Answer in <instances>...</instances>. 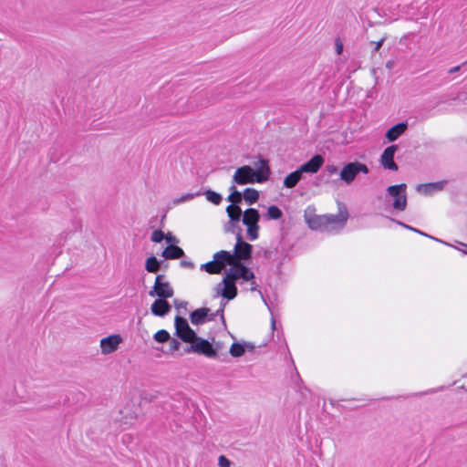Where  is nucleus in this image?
<instances>
[{
	"mask_svg": "<svg viewBox=\"0 0 467 467\" xmlns=\"http://www.w3.org/2000/svg\"><path fill=\"white\" fill-rule=\"evenodd\" d=\"M271 170L269 162L262 156L254 162V169L249 165H244L236 169L232 182L238 185L263 183L269 179Z\"/></svg>",
	"mask_w": 467,
	"mask_h": 467,
	"instance_id": "1",
	"label": "nucleus"
},
{
	"mask_svg": "<svg viewBox=\"0 0 467 467\" xmlns=\"http://www.w3.org/2000/svg\"><path fill=\"white\" fill-rule=\"evenodd\" d=\"M348 218L346 207L339 208L337 214L314 215L306 218L310 229L327 233H337L343 229Z\"/></svg>",
	"mask_w": 467,
	"mask_h": 467,
	"instance_id": "2",
	"label": "nucleus"
},
{
	"mask_svg": "<svg viewBox=\"0 0 467 467\" xmlns=\"http://www.w3.org/2000/svg\"><path fill=\"white\" fill-rule=\"evenodd\" d=\"M407 185L405 183L389 186L386 189L385 202L392 200L391 207L399 212H403L407 207Z\"/></svg>",
	"mask_w": 467,
	"mask_h": 467,
	"instance_id": "3",
	"label": "nucleus"
},
{
	"mask_svg": "<svg viewBox=\"0 0 467 467\" xmlns=\"http://www.w3.org/2000/svg\"><path fill=\"white\" fill-rule=\"evenodd\" d=\"M226 306L225 302H221L219 309L215 312L211 313L210 308L208 307H201L193 310L190 315V319L192 325H202L207 321H213L216 317L220 316L223 323H225L224 320V307Z\"/></svg>",
	"mask_w": 467,
	"mask_h": 467,
	"instance_id": "4",
	"label": "nucleus"
},
{
	"mask_svg": "<svg viewBox=\"0 0 467 467\" xmlns=\"http://www.w3.org/2000/svg\"><path fill=\"white\" fill-rule=\"evenodd\" d=\"M243 223L247 227V237L250 241H254L259 236L260 213L254 208L246 209L242 214Z\"/></svg>",
	"mask_w": 467,
	"mask_h": 467,
	"instance_id": "5",
	"label": "nucleus"
},
{
	"mask_svg": "<svg viewBox=\"0 0 467 467\" xmlns=\"http://www.w3.org/2000/svg\"><path fill=\"white\" fill-rule=\"evenodd\" d=\"M368 167L365 163L356 161L345 164L339 172V176L341 181L349 185L354 182L358 174H368Z\"/></svg>",
	"mask_w": 467,
	"mask_h": 467,
	"instance_id": "6",
	"label": "nucleus"
},
{
	"mask_svg": "<svg viewBox=\"0 0 467 467\" xmlns=\"http://www.w3.org/2000/svg\"><path fill=\"white\" fill-rule=\"evenodd\" d=\"M175 335L186 343H192L197 338L196 332L189 326L186 318L176 316L174 319Z\"/></svg>",
	"mask_w": 467,
	"mask_h": 467,
	"instance_id": "7",
	"label": "nucleus"
},
{
	"mask_svg": "<svg viewBox=\"0 0 467 467\" xmlns=\"http://www.w3.org/2000/svg\"><path fill=\"white\" fill-rule=\"evenodd\" d=\"M185 352L202 354L210 358L217 357V349L213 348V344L199 337L185 348Z\"/></svg>",
	"mask_w": 467,
	"mask_h": 467,
	"instance_id": "8",
	"label": "nucleus"
},
{
	"mask_svg": "<svg viewBox=\"0 0 467 467\" xmlns=\"http://www.w3.org/2000/svg\"><path fill=\"white\" fill-rule=\"evenodd\" d=\"M241 232L242 228L238 227V231L236 233V244L234 245V251L232 253L236 262H241V260H249L253 251V246L243 240Z\"/></svg>",
	"mask_w": 467,
	"mask_h": 467,
	"instance_id": "9",
	"label": "nucleus"
},
{
	"mask_svg": "<svg viewBox=\"0 0 467 467\" xmlns=\"http://www.w3.org/2000/svg\"><path fill=\"white\" fill-rule=\"evenodd\" d=\"M163 275H158L155 278L153 289L149 292L150 296H159L160 299H166L173 296V288L170 283L165 281Z\"/></svg>",
	"mask_w": 467,
	"mask_h": 467,
	"instance_id": "10",
	"label": "nucleus"
},
{
	"mask_svg": "<svg viewBox=\"0 0 467 467\" xmlns=\"http://www.w3.org/2000/svg\"><path fill=\"white\" fill-rule=\"evenodd\" d=\"M225 275L234 283L239 279L244 281H251L254 279V272L241 262H236L233 267H230L226 271Z\"/></svg>",
	"mask_w": 467,
	"mask_h": 467,
	"instance_id": "11",
	"label": "nucleus"
},
{
	"mask_svg": "<svg viewBox=\"0 0 467 467\" xmlns=\"http://www.w3.org/2000/svg\"><path fill=\"white\" fill-rule=\"evenodd\" d=\"M215 296H223L227 300H233L237 296L235 283L225 275L222 282L214 287Z\"/></svg>",
	"mask_w": 467,
	"mask_h": 467,
	"instance_id": "12",
	"label": "nucleus"
},
{
	"mask_svg": "<svg viewBox=\"0 0 467 467\" xmlns=\"http://www.w3.org/2000/svg\"><path fill=\"white\" fill-rule=\"evenodd\" d=\"M229 222L224 225V232L235 234L238 231V223L242 220L243 211L239 205L230 204L226 207Z\"/></svg>",
	"mask_w": 467,
	"mask_h": 467,
	"instance_id": "13",
	"label": "nucleus"
},
{
	"mask_svg": "<svg viewBox=\"0 0 467 467\" xmlns=\"http://www.w3.org/2000/svg\"><path fill=\"white\" fill-rule=\"evenodd\" d=\"M398 149V145H390L383 150L380 157V163L384 169L395 171H398V165L394 161V155Z\"/></svg>",
	"mask_w": 467,
	"mask_h": 467,
	"instance_id": "14",
	"label": "nucleus"
},
{
	"mask_svg": "<svg viewBox=\"0 0 467 467\" xmlns=\"http://www.w3.org/2000/svg\"><path fill=\"white\" fill-rule=\"evenodd\" d=\"M324 162V157L320 154H316L309 161L302 164L299 169L302 173H317Z\"/></svg>",
	"mask_w": 467,
	"mask_h": 467,
	"instance_id": "15",
	"label": "nucleus"
},
{
	"mask_svg": "<svg viewBox=\"0 0 467 467\" xmlns=\"http://www.w3.org/2000/svg\"><path fill=\"white\" fill-rule=\"evenodd\" d=\"M122 338L119 335H111L100 340V348L103 354H110L118 349Z\"/></svg>",
	"mask_w": 467,
	"mask_h": 467,
	"instance_id": "16",
	"label": "nucleus"
},
{
	"mask_svg": "<svg viewBox=\"0 0 467 467\" xmlns=\"http://www.w3.org/2000/svg\"><path fill=\"white\" fill-rule=\"evenodd\" d=\"M447 182L440 181L436 182H429V183H421L418 184L416 187V191L423 195L429 196L435 192H441L444 189Z\"/></svg>",
	"mask_w": 467,
	"mask_h": 467,
	"instance_id": "17",
	"label": "nucleus"
},
{
	"mask_svg": "<svg viewBox=\"0 0 467 467\" xmlns=\"http://www.w3.org/2000/svg\"><path fill=\"white\" fill-rule=\"evenodd\" d=\"M213 259L216 261L222 271L224 270L227 265L233 267L236 263L232 253L224 250L215 253L213 254Z\"/></svg>",
	"mask_w": 467,
	"mask_h": 467,
	"instance_id": "18",
	"label": "nucleus"
},
{
	"mask_svg": "<svg viewBox=\"0 0 467 467\" xmlns=\"http://www.w3.org/2000/svg\"><path fill=\"white\" fill-rule=\"evenodd\" d=\"M171 305L166 299H156L151 306L150 311L154 316L164 317L171 311Z\"/></svg>",
	"mask_w": 467,
	"mask_h": 467,
	"instance_id": "19",
	"label": "nucleus"
},
{
	"mask_svg": "<svg viewBox=\"0 0 467 467\" xmlns=\"http://www.w3.org/2000/svg\"><path fill=\"white\" fill-rule=\"evenodd\" d=\"M407 128L408 123L406 121L400 122L389 129L385 137L389 142H393L406 131Z\"/></svg>",
	"mask_w": 467,
	"mask_h": 467,
	"instance_id": "20",
	"label": "nucleus"
},
{
	"mask_svg": "<svg viewBox=\"0 0 467 467\" xmlns=\"http://www.w3.org/2000/svg\"><path fill=\"white\" fill-rule=\"evenodd\" d=\"M162 256L165 259H179L184 256V252L181 247L170 244L163 250Z\"/></svg>",
	"mask_w": 467,
	"mask_h": 467,
	"instance_id": "21",
	"label": "nucleus"
},
{
	"mask_svg": "<svg viewBox=\"0 0 467 467\" xmlns=\"http://www.w3.org/2000/svg\"><path fill=\"white\" fill-rule=\"evenodd\" d=\"M302 179V171L298 168L296 171L289 173L284 180V186L285 188H294Z\"/></svg>",
	"mask_w": 467,
	"mask_h": 467,
	"instance_id": "22",
	"label": "nucleus"
},
{
	"mask_svg": "<svg viewBox=\"0 0 467 467\" xmlns=\"http://www.w3.org/2000/svg\"><path fill=\"white\" fill-rule=\"evenodd\" d=\"M246 348L252 350L254 348V346L251 343L240 344L235 342L233 343L230 348V354L234 358H239L244 354Z\"/></svg>",
	"mask_w": 467,
	"mask_h": 467,
	"instance_id": "23",
	"label": "nucleus"
},
{
	"mask_svg": "<svg viewBox=\"0 0 467 467\" xmlns=\"http://www.w3.org/2000/svg\"><path fill=\"white\" fill-rule=\"evenodd\" d=\"M391 221H392V222H395V223H398L399 225H400V226H402V227H404V228H406V229H408V230H410V231H412V232H415V233H417V234H420V235H423V236H425V237H428V238H430V239H432V240H434V241H436V242L441 243V244H445V245L451 246V244H450L449 243H447V242H445V241H442V240H441V239H439V238L433 237V236H431V235H430V234H426V233H424V232H422V231H420V230H419V229H416V228H414V227H412V226H410V225H408V224H406V223H401V222L397 221V220H394V219H391Z\"/></svg>",
	"mask_w": 467,
	"mask_h": 467,
	"instance_id": "24",
	"label": "nucleus"
},
{
	"mask_svg": "<svg viewBox=\"0 0 467 467\" xmlns=\"http://www.w3.org/2000/svg\"><path fill=\"white\" fill-rule=\"evenodd\" d=\"M247 204L252 205L259 200V192L254 188H246L242 195Z\"/></svg>",
	"mask_w": 467,
	"mask_h": 467,
	"instance_id": "25",
	"label": "nucleus"
},
{
	"mask_svg": "<svg viewBox=\"0 0 467 467\" xmlns=\"http://www.w3.org/2000/svg\"><path fill=\"white\" fill-rule=\"evenodd\" d=\"M235 185L236 184H234L232 182V185L229 189L231 193L227 197V201L230 202L231 204L239 205V203H241L243 201V197H242V193L239 191H237Z\"/></svg>",
	"mask_w": 467,
	"mask_h": 467,
	"instance_id": "26",
	"label": "nucleus"
},
{
	"mask_svg": "<svg viewBox=\"0 0 467 467\" xmlns=\"http://www.w3.org/2000/svg\"><path fill=\"white\" fill-rule=\"evenodd\" d=\"M201 270L205 271L211 275H217L223 272L214 259L205 264H202L201 265Z\"/></svg>",
	"mask_w": 467,
	"mask_h": 467,
	"instance_id": "27",
	"label": "nucleus"
},
{
	"mask_svg": "<svg viewBox=\"0 0 467 467\" xmlns=\"http://www.w3.org/2000/svg\"><path fill=\"white\" fill-rule=\"evenodd\" d=\"M160 262L155 256L151 255L147 258L145 268L149 273H157L160 270Z\"/></svg>",
	"mask_w": 467,
	"mask_h": 467,
	"instance_id": "28",
	"label": "nucleus"
},
{
	"mask_svg": "<svg viewBox=\"0 0 467 467\" xmlns=\"http://www.w3.org/2000/svg\"><path fill=\"white\" fill-rule=\"evenodd\" d=\"M205 195L208 202L219 205L222 202V196L221 194L212 191V190H206L204 192H202V195Z\"/></svg>",
	"mask_w": 467,
	"mask_h": 467,
	"instance_id": "29",
	"label": "nucleus"
},
{
	"mask_svg": "<svg viewBox=\"0 0 467 467\" xmlns=\"http://www.w3.org/2000/svg\"><path fill=\"white\" fill-rule=\"evenodd\" d=\"M283 216L281 209L275 205H271L267 209L266 219L267 220H278Z\"/></svg>",
	"mask_w": 467,
	"mask_h": 467,
	"instance_id": "30",
	"label": "nucleus"
},
{
	"mask_svg": "<svg viewBox=\"0 0 467 467\" xmlns=\"http://www.w3.org/2000/svg\"><path fill=\"white\" fill-rule=\"evenodd\" d=\"M200 195H202V192L186 193V194L180 196L179 198L174 199L172 201V202L174 205H178L180 203L189 202V201L192 200L194 197L200 196Z\"/></svg>",
	"mask_w": 467,
	"mask_h": 467,
	"instance_id": "31",
	"label": "nucleus"
},
{
	"mask_svg": "<svg viewBox=\"0 0 467 467\" xmlns=\"http://www.w3.org/2000/svg\"><path fill=\"white\" fill-rule=\"evenodd\" d=\"M153 338L158 343H165L171 339V335L167 330L161 329L154 334Z\"/></svg>",
	"mask_w": 467,
	"mask_h": 467,
	"instance_id": "32",
	"label": "nucleus"
},
{
	"mask_svg": "<svg viewBox=\"0 0 467 467\" xmlns=\"http://www.w3.org/2000/svg\"><path fill=\"white\" fill-rule=\"evenodd\" d=\"M169 342V349L167 354H173L175 351H178L181 348V342L177 338H171Z\"/></svg>",
	"mask_w": 467,
	"mask_h": 467,
	"instance_id": "33",
	"label": "nucleus"
},
{
	"mask_svg": "<svg viewBox=\"0 0 467 467\" xmlns=\"http://www.w3.org/2000/svg\"><path fill=\"white\" fill-rule=\"evenodd\" d=\"M338 172V169L336 165H327L323 173H322V177H327V179L331 176H333L334 174H337Z\"/></svg>",
	"mask_w": 467,
	"mask_h": 467,
	"instance_id": "34",
	"label": "nucleus"
},
{
	"mask_svg": "<svg viewBox=\"0 0 467 467\" xmlns=\"http://www.w3.org/2000/svg\"><path fill=\"white\" fill-rule=\"evenodd\" d=\"M165 234L161 230H154L151 234L150 240L154 243H161L164 240Z\"/></svg>",
	"mask_w": 467,
	"mask_h": 467,
	"instance_id": "35",
	"label": "nucleus"
},
{
	"mask_svg": "<svg viewBox=\"0 0 467 467\" xmlns=\"http://www.w3.org/2000/svg\"><path fill=\"white\" fill-rule=\"evenodd\" d=\"M218 464L220 467H230L231 462L223 455H221L218 459Z\"/></svg>",
	"mask_w": 467,
	"mask_h": 467,
	"instance_id": "36",
	"label": "nucleus"
},
{
	"mask_svg": "<svg viewBox=\"0 0 467 467\" xmlns=\"http://www.w3.org/2000/svg\"><path fill=\"white\" fill-rule=\"evenodd\" d=\"M386 40V37H382L380 38L379 41H376V42H371V44L374 45V49H373V53H376L379 50V48L382 47L384 41Z\"/></svg>",
	"mask_w": 467,
	"mask_h": 467,
	"instance_id": "37",
	"label": "nucleus"
},
{
	"mask_svg": "<svg viewBox=\"0 0 467 467\" xmlns=\"http://www.w3.org/2000/svg\"><path fill=\"white\" fill-rule=\"evenodd\" d=\"M180 265L182 267H184V268H190V269L194 268V264L192 261L182 260Z\"/></svg>",
	"mask_w": 467,
	"mask_h": 467,
	"instance_id": "38",
	"label": "nucleus"
},
{
	"mask_svg": "<svg viewBox=\"0 0 467 467\" xmlns=\"http://www.w3.org/2000/svg\"><path fill=\"white\" fill-rule=\"evenodd\" d=\"M173 303L177 309H180V308L186 309V307H187V302H185V301H179L178 299H175L173 301Z\"/></svg>",
	"mask_w": 467,
	"mask_h": 467,
	"instance_id": "39",
	"label": "nucleus"
},
{
	"mask_svg": "<svg viewBox=\"0 0 467 467\" xmlns=\"http://www.w3.org/2000/svg\"><path fill=\"white\" fill-rule=\"evenodd\" d=\"M164 239H166V241L170 244L178 242L177 238L173 236L171 234H168L167 235H165Z\"/></svg>",
	"mask_w": 467,
	"mask_h": 467,
	"instance_id": "40",
	"label": "nucleus"
},
{
	"mask_svg": "<svg viewBox=\"0 0 467 467\" xmlns=\"http://www.w3.org/2000/svg\"><path fill=\"white\" fill-rule=\"evenodd\" d=\"M461 67H462V66H456V67H451V68H450V69L448 70V73H449V74H454V73H456V72L460 71Z\"/></svg>",
	"mask_w": 467,
	"mask_h": 467,
	"instance_id": "41",
	"label": "nucleus"
},
{
	"mask_svg": "<svg viewBox=\"0 0 467 467\" xmlns=\"http://www.w3.org/2000/svg\"><path fill=\"white\" fill-rule=\"evenodd\" d=\"M249 282H250V285H251L250 290L251 291H255L257 289L258 285H257L256 282L254 281V279H253V280H251Z\"/></svg>",
	"mask_w": 467,
	"mask_h": 467,
	"instance_id": "42",
	"label": "nucleus"
},
{
	"mask_svg": "<svg viewBox=\"0 0 467 467\" xmlns=\"http://www.w3.org/2000/svg\"><path fill=\"white\" fill-rule=\"evenodd\" d=\"M463 248L460 249L463 254H467V244L463 243H459Z\"/></svg>",
	"mask_w": 467,
	"mask_h": 467,
	"instance_id": "43",
	"label": "nucleus"
},
{
	"mask_svg": "<svg viewBox=\"0 0 467 467\" xmlns=\"http://www.w3.org/2000/svg\"><path fill=\"white\" fill-rule=\"evenodd\" d=\"M463 379H464V383H463V385L461 388L467 391V375H465L463 377Z\"/></svg>",
	"mask_w": 467,
	"mask_h": 467,
	"instance_id": "44",
	"label": "nucleus"
},
{
	"mask_svg": "<svg viewBox=\"0 0 467 467\" xmlns=\"http://www.w3.org/2000/svg\"><path fill=\"white\" fill-rule=\"evenodd\" d=\"M271 328L273 330L275 329V320L274 317H272V320H271Z\"/></svg>",
	"mask_w": 467,
	"mask_h": 467,
	"instance_id": "45",
	"label": "nucleus"
},
{
	"mask_svg": "<svg viewBox=\"0 0 467 467\" xmlns=\"http://www.w3.org/2000/svg\"><path fill=\"white\" fill-rule=\"evenodd\" d=\"M337 54H340L342 52V45L341 44L337 46Z\"/></svg>",
	"mask_w": 467,
	"mask_h": 467,
	"instance_id": "46",
	"label": "nucleus"
}]
</instances>
